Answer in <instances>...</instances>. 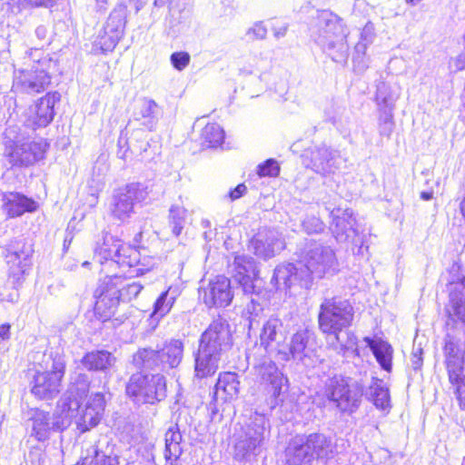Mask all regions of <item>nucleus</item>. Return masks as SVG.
<instances>
[{
	"label": "nucleus",
	"instance_id": "obj_53",
	"mask_svg": "<svg viewBox=\"0 0 465 465\" xmlns=\"http://www.w3.org/2000/svg\"><path fill=\"white\" fill-rule=\"evenodd\" d=\"M171 63L173 66L178 70H183L190 63V54L186 52H175L171 55Z\"/></svg>",
	"mask_w": 465,
	"mask_h": 465
},
{
	"label": "nucleus",
	"instance_id": "obj_40",
	"mask_svg": "<svg viewBox=\"0 0 465 465\" xmlns=\"http://www.w3.org/2000/svg\"><path fill=\"white\" fill-rule=\"evenodd\" d=\"M127 10L124 5L116 6L109 15L103 29L105 34H112L122 38L126 25Z\"/></svg>",
	"mask_w": 465,
	"mask_h": 465
},
{
	"label": "nucleus",
	"instance_id": "obj_62",
	"mask_svg": "<svg viewBox=\"0 0 465 465\" xmlns=\"http://www.w3.org/2000/svg\"><path fill=\"white\" fill-rule=\"evenodd\" d=\"M247 191V187L243 183L238 184L233 190L229 193L232 201L241 198Z\"/></svg>",
	"mask_w": 465,
	"mask_h": 465
},
{
	"label": "nucleus",
	"instance_id": "obj_20",
	"mask_svg": "<svg viewBox=\"0 0 465 465\" xmlns=\"http://www.w3.org/2000/svg\"><path fill=\"white\" fill-rule=\"evenodd\" d=\"M228 272L242 286L244 293L254 292L253 279L257 275L256 264L253 258L245 254H237L233 261L228 263Z\"/></svg>",
	"mask_w": 465,
	"mask_h": 465
},
{
	"label": "nucleus",
	"instance_id": "obj_13",
	"mask_svg": "<svg viewBox=\"0 0 465 465\" xmlns=\"http://www.w3.org/2000/svg\"><path fill=\"white\" fill-rule=\"evenodd\" d=\"M257 379L265 386L268 394V404L276 407L282 400L280 398L283 389H287V378L279 371L276 364L269 359L254 366Z\"/></svg>",
	"mask_w": 465,
	"mask_h": 465
},
{
	"label": "nucleus",
	"instance_id": "obj_60",
	"mask_svg": "<svg viewBox=\"0 0 465 465\" xmlns=\"http://www.w3.org/2000/svg\"><path fill=\"white\" fill-rule=\"evenodd\" d=\"M289 25L288 24H281L278 25H274L272 28V35L276 39H281L284 37L288 32Z\"/></svg>",
	"mask_w": 465,
	"mask_h": 465
},
{
	"label": "nucleus",
	"instance_id": "obj_41",
	"mask_svg": "<svg viewBox=\"0 0 465 465\" xmlns=\"http://www.w3.org/2000/svg\"><path fill=\"white\" fill-rule=\"evenodd\" d=\"M367 396L378 409L386 410L391 406L389 388L382 380L372 379Z\"/></svg>",
	"mask_w": 465,
	"mask_h": 465
},
{
	"label": "nucleus",
	"instance_id": "obj_24",
	"mask_svg": "<svg viewBox=\"0 0 465 465\" xmlns=\"http://www.w3.org/2000/svg\"><path fill=\"white\" fill-rule=\"evenodd\" d=\"M308 273H305L303 268H300L293 263H286L278 265L273 272L271 279V283L277 290L287 291L292 286L301 284L302 286L308 287L310 283Z\"/></svg>",
	"mask_w": 465,
	"mask_h": 465
},
{
	"label": "nucleus",
	"instance_id": "obj_29",
	"mask_svg": "<svg viewBox=\"0 0 465 465\" xmlns=\"http://www.w3.org/2000/svg\"><path fill=\"white\" fill-rule=\"evenodd\" d=\"M162 110L158 104L150 98H139L134 105L133 118L148 131L154 130Z\"/></svg>",
	"mask_w": 465,
	"mask_h": 465
},
{
	"label": "nucleus",
	"instance_id": "obj_56",
	"mask_svg": "<svg viewBox=\"0 0 465 465\" xmlns=\"http://www.w3.org/2000/svg\"><path fill=\"white\" fill-rule=\"evenodd\" d=\"M262 311V306L259 303H256L253 299L251 300V304L247 306V312L250 313L249 317V329H254L255 325L258 324L256 321V317L259 312Z\"/></svg>",
	"mask_w": 465,
	"mask_h": 465
},
{
	"label": "nucleus",
	"instance_id": "obj_19",
	"mask_svg": "<svg viewBox=\"0 0 465 465\" xmlns=\"http://www.w3.org/2000/svg\"><path fill=\"white\" fill-rule=\"evenodd\" d=\"M200 296L208 307H226L233 297L230 280L223 275L211 279L200 289Z\"/></svg>",
	"mask_w": 465,
	"mask_h": 465
},
{
	"label": "nucleus",
	"instance_id": "obj_4",
	"mask_svg": "<svg viewBox=\"0 0 465 465\" xmlns=\"http://www.w3.org/2000/svg\"><path fill=\"white\" fill-rule=\"evenodd\" d=\"M284 458L287 465H312L314 458L331 460V440L322 433L297 435L289 441Z\"/></svg>",
	"mask_w": 465,
	"mask_h": 465
},
{
	"label": "nucleus",
	"instance_id": "obj_46",
	"mask_svg": "<svg viewBox=\"0 0 465 465\" xmlns=\"http://www.w3.org/2000/svg\"><path fill=\"white\" fill-rule=\"evenodd\" d=\"M451 385L465 384V359L445 363Z\"/></svg>",
	"mask_w": 465,
	"mask_h": 465
},
{
	"label": "nucleus",
	"instance_id": "obj_31",
	"mask_svg": "<svg viewBox=\"0 0 465 465\" xmlns=\"http://www.w3.org/2000/svg\"><path fill=\"white\" fill-rule=\"evenodd\" d=\"M310 339V332L307 330L296 331L290 343L284 341L277 360L288 361L291 359L302 361L306 355V349Z\"/></svg>",
	"mask_w": 465,
	"mask_h": 465
},
{
	"label": "nucleus",
	"instance_id": "obj_43",
	"mask_svg": "<svg viewBox=\"0 0 465 465\" xmlns=\"http://www.w3.org/2000/svg\"><path fill=\"white\" fill-rule=\"evenodd\" d=\"M176 298V291L172 290V288L163 292L154 302L153 311L151 316L157 321L164 317L171 311Z\"/></svg>",
	"mask_w": 465,
	"mask_h": 465
},
{
	"label": "nucleus",
	"instance_id": "obj_15",
	"mask_svg": "<svg viewBox=\"0 0 465 465\" xmlns=\"http://www.w3.org/2000/svg\"><path fill=\"white\" fill-rule=\"evenodd\" d=\"M32 250L23 241H15L6 250L5 260L8 265L9 280L15 288L19 286L30 269Z\"/></svg>",
	"mask_w": 465,
	"mask_h": 465
},
{
	"label": "nucleus",
	"instance_id": "obj_12",
	"mask_svg": "<svg viewBox=\"0 0 465 465\" xmlns=\"http://www.w3.org/2000/svg\"><path fill=\"white\" fill-rule=\"evenodd\" d=\"M363 388L358 381L341 376L331 379L327 388L328 398L336 402L341 411H355L360 406Z\"/></svg>",
	"mask_w": 465,
	"mask_h": 465
},
{
	"label": "nucleus",
	"instance_id": "obj_28",
	"mask_svg": "<svg viewBox=\"0 0 465 465\" xmlns=\"http://www.w3.org/2000/svg\"><path fill=\"white\" fill-rule=\"evenodd\" d=\"M332 223L331 229L335 238L339 242H349L357 243V231L354 228L355 219L352 217V212L349 209H334L331 212Z\"/></svg>",
	"mask_w": 465,
	"mask_h": 465
},
{
	"label": "nucleus",
	"instance_id": "obj_57",
	"mask_svg": "<svg viewBox=\"0 0 465 465\" xmlns=\"http://www.w3.org/2000/svg\"><path fill=\"white\" fill-rule=\"evenodd\" d=\"M375 37L374 25L371 23H367L361 32L360 40L371 44Z\"/></svg>",
	"mask_w": 465,
	"mask_h": 465
},
{
	"label": "nucleus",
	"instance_id": "obj_22",
	"mask_svg": "<svg viewBox=\"0 0 465 465\" xmlns=\"http://www.w3.org/2000/svg\"><path fill=\"white\" fill-rule=\"evenodd\" d=\"M59 100L60 94L56 92L48 93L40 98L34 106L29 108L25 124L33 129L47 126L54 119V106Z\"/></svg>",
	"mask_w": 465,
	"mask_h": 465
},
{
	"label": "nucleus",
	"instance_id": "obj_51",
	"mask_svg": "<svg viewBox=\"0 0 465 465\" xmlns=\"http://www.w3.org/2000/svg\"><path fill=\"white\" fill-rule=\"evenodd\" d=\"M93 450L95 453V465H119V457L117 454H114L113 451L106 454L98 450L95 447Z\"/></svg>",
	"mask_w": 465,
	"mask_h": 465
},
{
	"label": "nucleus",
	"instance_id": "obj_30",
	"mask_svg": "<svg viewBox=\"0 0 465 465\" xmlns=\"http://www.w3.org/2000/svg\"><path fill=\"white\" fill-rule=\"evenodd\" d=\"M2 202L3 212L9 218L19 217L25 213H32L37 209L35 201L16 192L4 193Z\"/></svg>",
	"mask_w": 465,
	"mask_h": 465
},
{
	"label": "nucleus",
	"instance_id": "obj_47",
	"mask_svg": "<svg viewBox=\"0 0 465 465\" xmlns=\"http://www.w3.org/2000/svg\"><path fill=\"white\" fill-rule=\"evenodd\" d=\"M379 134L381 136L390 138L394 130L393 111H379Z\"/></svg>",
	"mask_w": 465,
	"mask_h": 465
},
{
	"label": "nucleus",
	"instance_id": "obj_21",
	"mask_svg": "<svg viewBox=\"0 0 465 465\" xmlns=\"http://www.w3.org/2000/svg\"><path fill=\"white\" fill-rule=\"evenodd\" d=\"M444 363L449 361H461L465 354L464 330L459 325L451 315L446 322V335L443 346Z\"/></svg>",
	"mask_w": 465,
	"mask_h": 465
},
{
	"label": "nucleus",
	"instance_id": "obj_8",
	"mask_svg": "<svg viewBox=\"0 0 465 465\" xmlns=\"http://www.w3.org/2000/svg\"><path fill=\"white\" fill-rule=\"evenodd\" d=\"M299 264L308 273L310 282L313 277L321 279L337 270V259L333 250L317 242L306 243L300 254Z\"/></svg>",
	"mask_w": 465,
	"mask_h": 465
},
{
	"label": "nucleus",
	"instance_id": "obj_38",
	"mask_svg": "<svg viewBox=\"0 0 465 465\" xmlns=\"http://www.w3.org/2000/svg\"><path fill=\"white\" fill-rule=\"evenodd\" d=\"M182 434L177 425L171 426L165 433L164 458L171 465L180 458L183 453L181 447Z\"/></svg>",
	"mask_w": 465,
	"mask_h": 465
},
{
	"label": "nucleus",
	"instance_id": "obj_63",
	"mask_svg": "<svg viewBox=\"0 0 465 465\" xmlns=\"http://www.w3.org/2000/svg\"><path fill=\"white\" fill-rule=\"evenodd\" d=\"M21 5L32 7L48 6L53 0H20Z\"/></svg>",
	"mask_w": 465,
	"mask_h": 465
},
{
	"label": "nucleus",
	"instance_id": "obj_52",
	"mask_svg": "<svg viewBox=\"0 0 465 465\" xmlns=\"http://www.w3.org/2000/svg\"><path fill=\"white\" fill-rule=\"evenodd\" d=\"M302 228L309 234L319 233L323 231L324 224L318 217L309 216L302 222Z\"/></svg>",
	"mask_w": 465,
	"mask_h": 465
},
{
	"label": "nucleus",
	"instance_id": "obj_3",
	"mask_svg": "<svg viewBox=\"0 0 465 465\" xmlns=\"http://www.w3.org/2000/svg\"><path fill=\"white\" fill-rule=\"evenodd\" d=\"M318 34L315 42L333 61L341 63L348 55V32L342 19L337 15L324 10L318 15Z\"/></svg>",
	"mask_w": 465,
	"mask_h": 465
},
{
	"label": "nucleus",
	"instance_id": "obj_17",
	"mask_svg": "<svg viewBox=\"0 0 465 465\" xmlns=\"http://www.w3.org/2000/svg\"><path fill=\"white\" fill-rule=\"evenodd\" d=\"M148 195L146 187L142 183H130L122 188L114 195V215L122 221L129 218L133 213L134 203L144 201Z\"/></svg>",
	"mask_w": 465,
	"mask_h": 465
},
{
	"label": "nucleus",
	"instance_id": "obj_54",
	"mask_svg": "<svg viewBox=\"0 0 465 465\" xmlns=\"http://www.w3.org/2000/svg\"><path fill=\"white\" fill-rule=\"evenodd\" d=\"M246 35L251 40H263L267 36V28L262 22H256L247 30Z\"/></svg>",
	"mask_w": 465,
	"mask_h": 465
},
{
	"label": "nucleus",
	"instance_id": "obj_25",
	"mask_svg": "<svg viewBox=\"0 0 465 465\" xmlns=\"http://www.w3.org/2000/svg\"><path fill=\"white\" fill-rule=\"evenodd\" d=\"M250 247L255 255L266 260L283 250L284 242L278 232L262 229L252 239Z\"/></svg>",
	"mask_w": 465,
	"mask_h": 465
},
{
	"label": "nucleus",
	"instance_id": "obj_37",
	"mask_svg": "<svg viewBox=\"0 0 465 465\" xmlns=\"http://www.w3.org/2000/svg\"><path fill=\"white\" fill-rule=\"evenodd\" d=\"M364 341L371 348L381 368L388 371H391L392 358L391 346L381 339H371L370 337H365Z\"/></svg>",
	"mask_w": 465,
	"mask_h": 465
},
{
	"label": "nucleus",
	"instance_id": "obj_55",
	"mask_svg": "<svg viewBox=\"0 0 465 465\" xmlns=\"http://www.w3.org/2000/svg\"><path fill=\"white\" fill-rule=\"evenodd\" d=\"M423 350L420 345H413L411 355V368L414 371H420L423 364Z\"/></svg>",
	"mask_w": 465,
	"mask_h": 465
},
{
	"label": "nucleus",
	"instance_id": "obj_9",
	"mask_svg": "<svg viewBox=\"0 0 465 465\" xmlns=\"http://www.w3.org/2000/svg\"><path fill=\"white\" fill-rule=\"evenodd\" d=\"M353 319V309L346 300L325 299L320 307L319 327L330 337L348 328Z\"/></svg>",
	"mask_w": 465,
	"mask_h": 465
},
{
	"label": "nucleus",
	"instance_id": "obj_33",
	"mask_svg": "<svg viewBox=\"0 0 465 465\" xmlns=\"http://www.w3.org/2000/svg\"><path fill=\"white\" fill-rule=\"evenodd\" d=\"M81 362L88 371L106 372L114 366L116 358L108 351L97 350L87 352Z\"/></svg>",
	"mask_w": 465,
	"mask_h": 465
},
{
	"label": "nucleus",
	"instance_id": "obj_1",
	"mask_svg": "<svg viewBox=\"0 0 465 465\" xmlns=\"http://www.w3.org/2000/svg\"><path fill=\"white\" fill-rule=\"evenodd\" d=\"M232 344V334L227 321L223 318L213 320L200 338L194 360L195 375L198 378L213 375Z\"/></svg>",
	"mask_w": 465,
	"mask_h": 465
},
{
	"label": "nucleus",
	"instance_id": "obj_23",
	"mask_svg": "<svg viewBox=\"0 0 465 465\" xmlns=\"http://www.w3.org/2000/svg\"><path fill=\"white\" fill-rule=\"evenodd\" d=\"M447 283L450 292L451 312L449 316H457L465 324V276L459 272V266L452 265L448 272Z\"/></svg>",
	"mask_w": 465,
	"mask_h": 465
},
{
	"label": "nucleus",
	"instance_id": "obj_10",
	"mask_svg": "<svg viewBox=\"0 0 465 465\" xmlns=\"http://www.w3.org/2000/svg\"><path fill=\"white\" fill-rule=\"evenodd\" d=\"M84 378V383L81 387L71 388L64 395H74L72 398L79 400V407H81V401L86 397L88 391V384ZM105 401L104 396L101 392L93 394L88 400L84 409L80 411V408L74 412L73 419L75 420L77 429L83 433L88 431L92 428L97 426L100 422L102 415L104 411Z\"/></svg>",
	"mask_w": 465,
	"mask_h": 465
},
{
	"label": "nucleus",
	"instance_id": "obj_2",
	"mask_svg": "<svg viewBox=\"0 0 465 465\" xmlns=\"http://www.w3.org/2000/svg\"><path fill=\"white\" fill-rule=\"evenodd\" d=\"M73 396L63 395L52 416L49 412L38 409L33 410L29 418L32 420L31 436L38 441H44L49 438L51 431H63L68 428L74 412L79 408V400L73 399Z\"/></svg>",
	"mask_w": 465,
	"mask_h": 465
},
{
	"label": "nucleus",
	"instance_id": "obj_16",
	"mask_svg": "<svg viewBox=\"0 0 465 465\" xmlns=\"http://www.w3.org/2000/svg\"><path fill=\"white\" fill-rule=\"evenodd\" d=\"M120 279L121 276L117 274L107 275L100 281L94 291V312L102 317H110L119 302L118 283Z\"/></svg>",
	"mask_w": 465,
	"mask_h": 465
},
{
	"label": "nucleus",
	"instance_id": "obj_34",
	"mask_svg": "<svg viewBox=\"0 0 465 465\" xmlns=\"http://www.w3.org/2000/svg\"><path fill=\"white\" fill-rule=\"evenodd\" d=\"M401 96V87L397 84L380 82L377 84L375 100L379 111H394L395 104Z\"/></svg>",
	"mask_w": 465,
	"mask_h": 465
},
{
	"label": "nucleus",
	"instance_id": "obj_36",
	"mask_svg": "<svg viewBox=\"0 0 465 465\" xmlns=\"http://www.w3.org/2000/svg\"><path fill=\"white\" fill-rule=\"evenodd\" d=\"M327 343L339 354L345 355L350 351L358 354L357 338L351 332H337L327 337Z\"/></svg>",
	"mask_w": 465,
	"mask_h": 465
},
{
	"label": "nucleus",
	"instance_id": "obj_61",
	"mask_svg": "<svg viewBox=\"0 0 465 465\" xmlns=\"http://www.w3.org/2000/svg\"><path fill=\"white\" fill-rule=\"evenodd\" d=\"M455 394L461 409L465 410V384L453 385Z\"/></svg>",
	"mask_w": 465,
	"mask_h": 465
},
{
	"label": "nucleus",
	"instance_id": "obj_32",
	"mask_svg": "<svg viewBox=\"0 0 465 465\" xmlns=\"http://www.w3.org/2000/svg\"><path fill=\"white\" fill-rule=\"evenodd\" d=\"M240 391V381L234 372H224L220 374L214 387L215 401H231L237 399Z\"/></svg>",
	"mask_w": 465,
	"mask_h": 465
},
{
	"label": "nucleus",
	"instance_id": "obj_42",
	"mask_svg": "<svg viewBox=\"0 0 465 465\" xmlns=\"http://www.w3.org/2000/svg\"><path fill=\"white\" fill-rule=\"evenodd\" d=\"M136 252L138 253L136 261L125 262L123 269L124 272L129 273L130 276H134V274L136 276L143 275L151 271L156 264L155 257L142 253L138 249H136Z\"/></svg>",
	"mask_w": 465,
	"mask_h": 465
},
{
	"label": "nucleus",
	"instance_id": "obj_48",
	"mask_svg": "<svg viewBox=\"0 0 465 465\" xmlns=\"http://www.w3.org/2000/svg\"><path fill=\"white\" fill-rule=\"evenodd\" d=\"M120 37L112 34H105L104 29H103L94 42V45L102 50V52H111L114 49L118 42L120 41Z\"/></svg>",
	"mask_w": 465,
	"mask_h": 465
},
{
	"label": "nucleus",
	"instance_id": "obj_50",
	"mask_svg": "<svg viewBox=\"0 0 465 465\" xmlns=\"http://www.w3.org/2000/svg\"><path fill=\"white\" fill-rule=\"evenodd\" d=\"M280 167L277 161L273 159H268L263 163L258 165L257 173L259 176H271L274 177L279 174Z\"/></svg>",
	"mask_w": 465,
	"mask_h": 465
},
{
	"label": "nucleus",
	"instance_id": "obj_45",
	"mask_svg": "<svg viewBox=\"0 0 465 465\" xmlns=\"http://www.w3.org/2000/svg\"><path fill=\"white\" fill-rule=\"evenodd\" d=\"M201 139L206 146L216 147L223 143L224 132L219 124H208L202 131Z\"/></svg>",
	"mask_w": 465,
	"mask_h": 465
},
{
	"label": "nucleus",
	"instance_id": "obj_18",
	"mask_svg": "<svg viewBox=\"0 0 465 465\" xmlns=\"http://www.w3.org/2000/svg\"><path fill=\"white\" fill-rule=\"evenodd\" d=\"M288 336L287 328L281 319L271 317L264 322L260 331V344L270 355H278Z\"/></svg>",
	"mask_w": 465,
	"mask_h": 465
},
{
	"label": "nucleus",
	"instance_id": "obj_5",
	"mask_svg": "<svg viewBox=\"0 0 465 465\" xmlns=\"http://www.w3.org/2000/svg\"><path fill=\"white\" fill-rule=\"evenodd\" d=\"M267 420L263 414L254 412L235 433L234 455L237 460L257 456L265 440Z\"/></svg>",
	"mask_w": 465,
	"mask_h": 465
},
{
	"label": "nucleus",
	"instance_id": "obj_7",
	"mask_svg": "<svg viewBox=\"0 0 465 465\" xmlns=\"http://www.w3.org/2000/svg\"><path fill=\"white\" fill-rule=\"evenodd\" d=\"M127 395L138 404H153L166 397V379L160 373L133 374L126 384Z\"/></svg>",
	"mask_w": 465,
	"mask_h": 465
},
{
	"label": "nucleus",
	"instance_id": "obj_6",
	"mask_svg": "<svg viewBox=\"0 0 465 465\" xmlns=\"http://www.w3.org/2000/svg\"><path fill=\"white\" fill-rule=\"evenodd\" d=\"M54 64L48 56L34 60L33 64L15 70L13 88L16 91L35 94L44 92L50 84L51 77L47 70Z\"/></svg>",
	"mask_w": 465,
	"mask_h": 465
},
{
	"label": "nucleus",
	"instance_id": "obj_14",
	"mask_svg": "<svg viewBox=\"0 0 465 465\" xmlns=\"http://www.w3.org/2000/svg\"><path fill=\"white\" fill-rule=\"evenodd\" d=\"M95 256L100 258L101 263H103V261L109 262L111 266L116 264L123 270L125 262L136 261L138 253L136 248L124 244L121 240L106 234L104 237L103 243L95 249Z\"/></svg>",
	"mask_w": 465,
	"mask_h": 465
},
{
	"label": "nucleus",
	"instance_id": "obj_11",
	"mask_svg": "<svg viewBox=\"0 0 465 465\" xmlns=\"http://www.w3.org/2000/svg\"><path fill=\"white\" fill-rule=\"evenodd\" d=\"M51 370L35 371L30 382L32 394L39 400H53L61 391L66 361L60 354H51Z\"/></svg>",
	"mask_w": 465,
	"mask_h": 465
},
{
	"label": "nucleus",
	"instance_id": "obj_39",
	"mask_svg": "<svg viewBox=\"0 0 465 465\" xmlns=\"http://www.w3.org/2000/svg\"><path fill=\"white\" fill-rule=\"evenodd\" d=\"M133 364L140 370H161L162 362L158 351L151 348L138 350L133 356Z\"/></svg>",
	"mask_w": 465,
	"mask_h": 465
},
{
	"label": "nucleus",
	"instance_id": "obj_59",
	"mask_svg": "<svg viewBox=\"0 0 465 465\" xmlns=\"http://www.w3.org/2000/svg\"><path fill=\"white\" fill-rule=\"evenodd\" d=\"M133 140H134V138L132 137L130 140L131 148L134 151L139 153L140 155L143 156L147 153L148 148L150 147L149 143L147 141H142V142L136 141L135 143H134Z\"/></svg>",
	"mask_w": 465,
	"mask_h": 465
},
{
	"label": "nucleus",
	"instance_id": "obj_64",
	"mask_svg": "<svg viewBox=\"0 0 465 465\" xmlns=\"http://www.w3.org/2000/svg\"><path fill=\"white\" fill-rule=\"evenodd\" d=\"M369 45L370 44H368L366 42H363V41H361V40L357 43V45H355V52L357 54L356 57L354 58L355 60L360 59L361 55H364L365 54L367 46Z\"/></svg>",
	"mask_w": 465,
	"mask_h": 465
},
{
	"label": "nucleus",
	"instance_id": "obj_26",
	"mask_svg": "<svg viewBox=\"0 0 465 465\" xmlns=\"http://www.w3.org/2000/svg\"><path fill=\"white\" fill-rule=\"evenodd\" d=\"M48 146V143L43 138L17 144L11 153V162L14 165H32L45 157Z\"/></svg>",
	"mask_w": 465,
	"mask_h": 465
},
{
	"label": "nucleus",
	"instance_id": "obj_49",
	"mask_svg": "<svg viewBox=\"0 0 465 465\" xmlns=\"http://www.w3.org/2000/svg\"><path fill=\"white\" fill-rule=\"evenodd\" d=\"M143 289V285L139 282H133L119 288V297L123 301H131L138 296Z\"/></svg>",
	"mask_w": 465,
	"mask_h": 465
},
{
	"label": "nucleus",
	"instance_id": "obj_27",
	"mask_svg": "<svg viewBox=\"0 0 465 465\" xmlns=\"http://www.w3.org/2000/svg\"><path fill=\"white\" fill-rule=\"evenodd\" d=\"M340 152L326 144L316 146L311 152L312 169L322 175L334 173L340 167Z\"/></svg>",
	"mask_w": 465,
	"mask_h": 465
},
{
	"label": "nucleus",
	"instance_id": "obj_58",
	"mask_svg": "<svg viewBox=\"0 0 465 465\" xmlns=\"http://www.w3.org/2000/svg\"><path fill=\"white\" fill-rule=\"evenodd\" d=\"M35 35L37 40L39 41L40 47H44L45 45L49 44V40L47 37L48 31L45 26H44V25L37 26L35 31Z\"/></svg>",
	"mask_w": 465,
	"mask_h": 465
},
{
	"label": "nucleus",
	"instance_id": "obj_35",
	"mask_svg": "<svg viewBox=\"0 0 465 465\" xmlns=\"http://www.w3.org/2000/svg\"><path fill=\"white\" fill-rule=\"evenodd\" d=\"M162 362V371L177 368L183 356V343L180 340H171L158 351Z\"/></svg>",
	"mask_w": 465,
	"mask_h": 465
},
{
	"label": "nucleus",
	"instance_id": "obj_44",
	"mask_svg": "<svg viewBox=\"0 0 465 465\" xmlns=\"http://www.w3.org/2000/svg\"><path fill=\"white\" fill-rule=\"evenodd\" d=\"M187 210L180 205H172L169 210L168 224L172 232L179 236L186 224Z\"/></svg>",
	"mask_w": 465,
	"mask_h": 465
}]
</instances>
